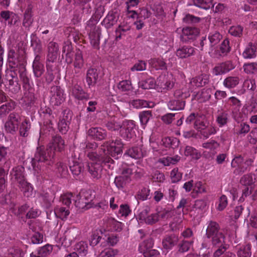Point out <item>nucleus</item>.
I'll return each mask as SVG.
<instances>
[{
	"instance_id": "nucleus-27",
	"label": "nucleus",
	"mask_w": 257,
	"mask_h": 257,
	"mask_svg": "<svg viewBox=\"0 0 257 257\" xmlns=\"http://www.w3.org/2000/svg\"><path fill=\"white\" fill-rule=\"evenodd\" d=\"M104 221L108 228V230L120 231L122 229V223L113 218L109 217L105 218Z\"/></svg>"
},
{
	"instance_id": "nucleus-30",
	"label": "nucleus",
	"mask_w": 257,
	"mask_h": 257,
	"mask_svg": "<svg viewBox=\"0 0 257 257\" xmlns=\"http://www.w3.org/2000/svg\"><path fill=\"white\" fill-rule=\"evenodd\" d=\"M100 31L98 28H95L89 34V39L92 46L98 49L99 45Z\"/></svg>"
},
{
	"instance_id": "nucleus-26",
	"label": "nucleus",
	"mask_w": 257,
	"mask_h": 257,
	"mask_svg": "<svg viewBox=\"0 0 257 257\" xmlns=\"http://www.w3.org/2000/svg\"><path fill=\"white\" fill-rule=\"evenodd\" d=\"M211 93L210 89L204 88L194 95L193 99L197 100L200 102H205L209 99Z\"/></svg>"
},
{
	"instance_id": "nucleus-16",
	"label": "nucleus",
	"mask_w": 257,
	"mask_h": 257,
	"mask_svg": "<svg viewBox=\"0 0 257 257\" xmlns=\"http://www.w3.org/2000/svg\"><path fill=\"white\" fill-rule=\"evenodd\" d=\"M158 85L160 86L162 91L171 89L174 86L172 76L168 75L167 76L160 77Z\"/></svg>"
},
{
	"instance_id": "nucleus-29",
	"label": "nucleus",
	"mask_w": 257,
	"mask_h": 257,
	"mask_svg": "<svg viewBox=\"0 0 257 257\" xmlns=\"http://www.w3.org/2000/svg\"><path fill=\"white\" fill-rule=\"evenodd\" d=\"M79 231L77 228H71L65 231L64 236V241L68 240L69 244H71L79 235Z\"/></svg>"
},
{
	"instance_id": "nucleus-31",
	"label": "nucleus",
	"mask_w": 257,
	"mask_h": 257,
	"mask_svg": "<svg viewBox=\"0 0 257 257\" xmlns=\"http://www.w3.org/2000/svg\"><path fill=\"white\" fill-rule=\"evenodd\" d=\"M179 240L177 236L173 234L169 236H167L162 241L163 247L169 249L172 248L175 245L177 244Z\"/></svg>"
},
{
	"instance_id": "nucleus-28",
	"label": "nucleus",
	"mask_w": 257,
	"mask_h": 257,
	"mask_svg": "<svg viewBox=\"0 0 257 257\" xmlns=\"http://www.w3.org/2000/svg\"><path fill=\"white\" fill-rule=\"evenodd\" d=\"M209 77L207 74H202L192 78L190 81L191 84L195 87H201L208 83Z\"/></svg>"
},
{
	"instance_id": "nucleus-17",
	"label": "nucleus",
	"mask_w": 257,
	"mask_h": 257,
	"mask_svg": "<svg viewBox=\"0 0 257 257\" xmlns=\"http://www.w3.org/2000/svg\"><path fill=\"white\" fill-rule=\"evenodd\" d=\"M33 69L35 76L40 77L44 72V66L40 55L36 54L33 63Z\"/></svg>"
},
{
	"instance_id": "nucleus-7",
	"label": "nucleus",
	"mask_w": 257,
	"mask_h": 257,
	"mask_svg": "<svg viewBox=\"0 0 257 257\" xmlns=\"http://www.w3.org/2000/svg\"><path fill=\"white\" fill-rule=\"evenodd\" d=\"M93 196L90 190L82 191L74 199L76 207L80 209H88L92 206L91 201Z\"/></svg>"
},
{
	"instance_id": "nucleus-62",
	"label": "nucleus",
	"mask_w": 257,
	"mask_h": 257,
	"mask_svg": "<svg viewBox=\"0 0 257 257\" xmlns=\"http://www.w3.org/2000/svg\"><path fill=\"white\" fill-rule=\"evenodd\" d=\"M190 96L189 91L183 89L176 90L174 92V96L176 99L180 100H184L185 99Z\"/></svg>"
},
{
	"instance_id": "nucleus-9",
	"label": "nucleus",
	"mask_w": 257,
	"mask_h": 257,
	"mask_svg": "<svg viewBox=\"0 0 257 257\" xmlns=\"http://www.w3.org/2000/svg\"><path fill=\"white\" fill-rule=\"evenodd\" d=\"M21 121V117L18 113L15 112L10 113L5 124L6 131L8 133L14 134L18 130Z\"/></svg>"
},
{
	"instance_id": "nucleus-34",
	"label": "nucleus",
	"mask_w": 257,
	"mask_h": 257,
	"mask_svg": "<svg viewBox=\"0 0 257 257\" xmlns=\"http://www.w3.org/2000/svg\"><path fill=\"white\" fill-rule=\"evenodd\" d=\"M185 105L184 100L179 99H174L170 100L168 103L169 109L172 110H180L183 109Z\"/></svg>"
},
{
	"instance_id": "nucleus-11",
	"label": "nucleus",
	"mask_w": 257,
	"mask_h": 257,
	"mask_svg": "<svg viewBox=\"0 0 257 257\" xmlns=\"http://www.w3.org/2000/svg\"><path fill=\"white\" fill-rule=\"evenodd\" d=\"M51 96L50 98V103L53 105H59L65 100L64 96V91L58 86H54L51 88Z\"/></svg>"
},
{
	"instance_id": "nucleus-52",
	"label": "nucleus",
	"mask_w": 257,
	"mask_h": 257,
	"mask_svg": "<svg viewBox=\"0 0 257 257\" xmlns=\"http://www.w3.org/2000/svg\"><path fill=\"white\" fill-rule=\"evenodd\" d=\"M158 213L159 215V218L161 217L163 219H167L174 215V210L172 207L166 208L162 209Z\"/></svg>"
},
{
	"instance_id": "nucleus-21",
	"label": "nucleus",
	"mask_w": 257,
	"mask_h": 257,
	"mask_svg": "<svg viewBox=\"0 0 257 257\" xmlns=\"http://www.w3.org/2000/svg\"><path fill=\"white\" fill-rule=\"evenodd\" d=\"M242 112L245 116L251 113H257V100L253 98L250 99L243 106Z\"/></svg>"
},
{
	"instance_id": "nucleus-8",
	"label": "nucleus",
	"mask_w": 257,
	"mask_h": 257,
	"mask_svg": "<svg viewBox=\"0 0 257 257\" xmlns=\"http://www.w3.org/2000/svg\"><path fill=\"white\" fill-rule=\"evenodd\" d=\"M137 219L140 223L152 225L159 221V215L158 213H151L150 208L146 207L140 212Z\"/></svg>"
},
{
	"instance_id": "nucleus-35",
	"label": "nucleus",
	"mask_w": 257,
	"mask_h": 257,
	"mask_svg": "<svg viewBox=\"0 0 257 257\" xmlns=\"http://www.w3.org/2000/svg\"><path fill=\"white\" fill-rule=\"evenodd\" d=\"M56 216L62 220L66 219L70 214L69 210L67 207L58 206L54 209Z\"/></svg>"
},
{
	"instance_id": "nucleus-40",
	"label": "nucleus",
	"mask_w": 257,
	"mask_h": 257,
	"mask_svg": "<svg viewBox=\"0 0 257 257\" xmlns=\"http://www.w3.org/2000/svg\"><path fill=\"white\" fill-rule=\"evenodd\" d=\"M152 116V112L150 110L143 111L139 113L140 122L143 128H145Z\"/></svg>"
},
{
	"instance_id": "nucleus-42",
	"label": "nucleus",
	"mask_w": 257,
	"mask_h": 257,
	"mask_svg": "<svg viewBox=\"0 0 257 257\" xmlns=\"http://www.w3.org/2000/svg\"><path fill=\"white\" fill-rule=\"evenodd\" d=\"M219 144L213 140H210L202 145L203 148L209 150L213 154L216 153V150L219 147Z\"/></svg>"
},
{
	"instance_id": "nucleus-13",
	"label": "nucleus",
	"mask_w": 257,
	"mask_h": 257,
	"mask_svg": "<svg viewBox=\"0 0 257 257\" xmlns=\"http://www.w3.org/2000/svg\"><path fill=\"white\" fill-rule=\"evenodd\" d=\"M235 68L234 65L231 61H226L218 64L212 70L214 75H219L226 73Z\"/></svg>"
},
{
	"instance_id": "nucleus-37",
	"label": "nucleus",
	"mask_w": 257,
	"mask_h": 257,
	"mask_svg": "<svg viewBox=\"0 0 257 257\" xmlns=\"http://www.w3.org/2000/svg\"><path fill=\"white\" fill-rule=\"evenodd\" d=\"M256 47L252 43H250L246 47L242 53L243 57L245 59H251L255 57Z\"/></svg>"
},
{
	"instance_id": "nucleus-63",
	"label": "nucleus",
	"mask_w": 257,
	"mask_h": 257,
	"mask_svg": "<svg viewBox=\"0 0 257 257\" xmlns=\"http://www.w3.org/2000/svg\"><path fill=\"white\" fill-rule=\"evenodd\" d=\"M30 128V124H29V120L25 119L21 123L20 128V135L23 137H26L27 136V132Z\"/></svg>"
},
{
	"instance_id": "nucleus-33",
	"label": "nucleus",
	"mask_w": 257,
	"mask_h": 257,
	"mask_svg": "<svg viewBox=\"0 0 257 257\" xmlns=\"http://www.w3.org/2000/svg\"><path fill=\"white\" fill-rule=\"evenodd\" d=\"M130 105L134 108L140 109L144 107H152L154 104L153 102H148L142 99H136L132 100L130 102Z\"/></svg>"
},
{
	"instance_id": "nucleus-19",
	"label": "nucleus",
	"mask_w": 257,
	"mask_h": 257,
	"mask_svg": "<svg viewBox=\"0 0 257 257\" xmlns=\"http://www.w3.org/2000/svg\"><path fill=\"white\" fill-rule=\"evenodd\" d=\"M194 53V48L189 46H183L177 49L176 54L178 58L183 59L193 55Z\"/></svg>"
},
{
	"instance_id": "nucleus-6",
	"label": "nucleus",
	"mask_w": 257,
	"mask_h": 257,
	"mask_svg": "<svg viewBox=\"0 0 257 257\" xmlns=\"http://www.w3.org/2000/svg\"><path fill=\"white\" fill-rule=\"evenodd\" d=\"M218 224L213 221H210L206 229V235L208 238L212 239V244L214 245H222L224 242V236L218 231Z\"/></svg>"
},
{
	"instance_id": "nucleus-20",
	"label": "nucleus",
	"mask_w": 257,
	"mask_h": 257,
	"mask_svg": "<svg viewBox=\"0 0 257 257\" xmlns=\"http://www.w3.org/2000/svg\"><path fill=\"white\" fill-rule=\"evenodd\" d=\"M58 45L54 42H50L48 46L47 60L49 62H54L56 60L58 53Z\"/></svg>"
},
{
	"instance_id": "nucleus-53",
	"label": "nucleus",
	"mask_w": 257,
	"mask_h": 257,
	"mask_svg": "<svg viewBox=\"0 0 257 257\" xmlns=\"http://www.w3.org/2000/svg\"><path fill=\"white\" fill-rule=\"evenodd\" d=\"M243 161L244 160L241 156H236L233 159L231 166L232 168L235 169L234 172L238 173Z\"/></svg>"
},
{
	"instance_id": "nucleus-45",
	"label": "nucleus",
	"mask_w": 257,
	"mask_h": 257,
	"mask_svg": "<svg viewBox=\"0 0 257 257\" xmlns=\"http://www.w3.org/2000/svg\"><path fill=\"white\" fill-rule=\"evenodd\" d=\"M88 245L86 242L80 241L75 245V250L81 256H85L88 253Z\"/></svg>"
},
{
	"instance_id": "nucleus-24",
	"label": "nucleus",
	"mask_w": 257,
	"mask_h": 257,
	"mask_svg": "<svg viewBox=\"0 0 257 257\" xmlns=\"http://www.w3.org/2000/svg\"><path fill=\"white\" fill-rule=\"evenodd\" d=\"M98 78V73L96 69L89 68L86 73V82L89 86L94 85Z\"/></svg>"
},
{
	"instance_id": "nucleus-47",
	"label": "nucleus",
	"mask_w": 257,
	"mask_h": 257,
	"mask_svg": "<svg viewBox=\"0 0 257 257\" xmlns=\"http://www.w3.org/2000/svg\"><path fill=\"white\" fill-rule=\"evenodd\" d=\"M149 63L153 67L156 68L157 70L166 69V64L161 59H152L149 61Z\"/></svg>"
},
{
	"instance_id": "nucleus-4",
	"label": "nucleus",
	"mask_w": 257,
	"mask_h": 257,
	"mask_svg": "<svg viewBox=\"0 0 257 257\" xmlns=\"http://www.w3.org/2000/svg\"><path fill=\"white\" fill-rule=\"evenodd\" d=\"M123 144L120 140L109 141L104 143L102 146L101 150L104 155L111 156L115 159L122 152Z\"/></svg>"
},
{
	"instance_id": "nucleus-36",
	"label": "nucleus",
	"mask_w": 257,
	"mask_h": 257,
	"mask_svg": "<svg viewBox=\"0 0 257 257\" xmlns=\"http://www.w3.org/2000/svg\"><path fill=\"white\" fill-rule=\"evenodd\" d=\"M52 246L47 244L40 248L38 251V255L31 253V257H47L52 251Z\"/></svg>"
},
{
	"instance_id": "nucleus-15",
	"label": "nucleus",
	"mask_w": 257,
	"mask_h": 257,
	"mask_svg": "<svg viewBox=\"0 0 257 257\" xmlns=\"http://www.w3.org/2000/svg\"><path fill=\"white\" fill-rule=\"evenodd\" d=\"M148 152L141 147H134L128 149L124 154L132 158L140 159L147 155Z\"/></svg>"
},
{
	"instance_id": "nucleus-54",
	"label": "nucleus",
	"mask_w": 257,
	"mask_h": 257,
	"mask_svg": "<svg viewBox=\"0 0 257 257\" xmlns=\"http://www.w3.org/2000/svg\"><path fill=\"white\" fill-rule=\"evenodd\" d=\"M250 130V126L248 124L242 122L234 128V133L238 135L247 134Z\"/></svg>"
},
{
	"instance_id": "nucleus-41",
	"label": "nucleus",
	"mask_w": 257,
	"mask_h": 257,
	"mask_svg": "<svg viewBox=\"0 0 257 257\" xmlns=\"http://www.w3.org/2000/svg\"><path fill=\"white\" fill-rule=\"evenodd\" d=\"M31 46L36 54L40 55L42 51V45L40 40L34 35L31 36Z\"/></svg>"
},
{
	"instance_id": "nucleus-57",
	"label": "nucleus",
	"mask_w": 257,
	"mask_h": 257,
	"mask_svg": "<svg viewBox=\"0 0 257 257\" xmlns=\"http://www.w3.org/2000/svg\"><path fill=\"white\" fill-rule=\"evenodd\" d=\"M229 103L232 107V112L237 113L241 106L240 101L235 97H230L229 98Z\"/></svg>"
},
{
	"instance_id": "nucleus-60",
	"label": "nucleus",
	"mask_w": 257,
	"mask_h": 257,
	"mask_svg": "<svg viewBox=\"0 0 257 257\" xmlns=\"http://www.w3.org/2000/svg\"><path fill=\"white\" fill-rule=\"evenodd\" d=\"M228 204V200L227 197L224 195H221L217 202L216 208L219 211L223 210Z\"/></svg>"
},
{
	"instance_id": "nucleus-58",
	"label": "nucleus",
	"mask_w": 257,
	"mask_h": 257,
	"mask_svg": "<svg viewBox=\"0 0 257 257\" xmlns=\"http://www.w3.org/2000/svg\"><path fill=\"white\" fill-rule=\"evenodd\" d=\"M204 117L199 115L194 122V128L201 133L205 128L206 124L204 121Z\"/></svg>"
},
{
	"instance_id": "nucleus-3",
	"label": "nucleus",
	"mask_w": 257,
	"mask_h": 257,
	"mask_svg": "<svg viewBox=\"0 0 257 257\" xmlns=\"http://www.w3.org/2000/svg\"><path fill=\"white\" fill-rule=\"evenodd\" d=\"M8 62L9 66L12 68H15L19 66L21 67L20 77L24 83H28L29 78L26 74L23 58L20 57L14 50H10L9 51L8 53Z\"/></svg>"
},
{
	"instance_id": "nucleus-55",
	"label": "nucleus",
	"mask_w": 257,
	"mask_h": 257,
	"mask_svg": "<svg viewBox=\"0 0 257 257\" xmlns=\"http://www.w3.org/2000/svg\"><path fill=\"white\" fill-rule=\"evenodd\" d=\"M251 245L247 244L245 246H241L237 251L238 257H250L251 253L250 251Z\"/></svg>"
},
{
	"instance_id": "nucleus-43",
	"label": "nucleus",
	"mask_w": 257,
	"mask_h": 257,
	"mask_svg": "<svg viewBox=\"0 0 257 257\" xmlns=\"http://www.w3.org/2000/svg\"><path fill=\"white\" fill-rule=\"evenodd\" d=\"M22 191L24 195L26 197H30L33 194V188L31 184L26 181H21L20 184Z\"/></svg>"
},
{
	"instance_id": "nucleus-38",
	"label": "nucleus",
	"mask_w": 257,
	"mask_h": 257,
	"mask_svg": "<svg viewBox=\"0 0 257 257\" xmlns=\"http://www.w3.org/2000/svg\"><path fill=\"white\" fill-rule=\"evenodd\" d=\"M154 245V241L152 238H148L140 244L139 250L143 254L152 248Z\"/></svg>"
},
{
	"instance_id": "nucleus-56",
	"label": "nucleus",
	"mask_w": 257,
	"mask_h": 257,
	"mask_svg": "<svg viewBox=\"0 0 257 257\" xmlns=\"http://www.w3.org/2000/svg\"><path fill=\"white\" fill-rule=\"evenodd\" d=\"M226 247L219 248L214 253V257H235V255L230 252H225Z\"/></svg>"
},
{
	"instance_id": "nucleus-2",
	"label": "nucleus",
	"mask_w": 257,
	"mask_h": 257,
	"mask_svg": "<svg viewBox=\"0 0 257 257\" xmlns=\"http://www.w3.org/2000/svg\"><path fill=\"white\" fill-rule=\"evenodd\" d=\"M87 156L92 161L87 165L90 174L93 178H100L101 177L102 171L100 162L104 161V160H103L102 154L99 156L95 153L92 152L87 154Z\"/></svg>"
},
{
	"instance_id": "nucleus-64",
	"label": "nucleus",
	"mask_w": 257,
	"mask_h": 257,
	"mask_svg": "<svg viewBox=\"0 0 257 257\" xmlns=\"http://www.w3.org/2000/svg\"><path fill=\"white\" fill-rule=\"evenodd\" d=\"M72 197L73 199L75 198L72 193H67L61 196L60 201L62 202L63 204L68 207L71 203Z\"/></svg>"
},
{
	"instance_id": "nucleus-51",
	"label": "nucleus",
	"mask_w": 257,
	"mask_h": 257,
	"mask_svg": "<svg viewBox=\"0 0 257 257\" xmlns=\"http://www.w3.org/2000/svg\"><path fill=\"white\" fill-rule=\"evenodd\" d=\"M70 169L74 176H78L84 170L83 164L81 163L74 162L70 165Z\"/></svg>"
},
{
	"instance_id": "nucleus-23",
	"label": "nucleus",
	"mask_w": 257,
	"mask_h": 257,
	"mask_svg": "<svg viewBox=\"0 0 257 257\" xmlns=\"http://www.w3.org/2000/svg\"><path fill=\"white\" fill-rule=\"evenodd\" d=\"M88 135L97 140H102L106 137V131L101 127H92L88 132Z\"/></svg>"
},
{
	"instance_id": "nucleus-10",
	"label": "nucleus",
	"mask_w": 257,
	"mask_h": 257,
	"mask_svg": "<svg viewBox=\"0 0 257 257\" xmlns=\"http://www.w3.org/2000/svg\"><path fill=\"white\" fill-rule=\"evenodd\" d=\"M135 124L133 121H124L120 127V136L125 140L131 139L135 136Z\"/></svg>"
},
{
	"instance_id": "nucleus-32",
	"label": "nucleus",
	"mask_w": 257,
	"mask_h": 257,
	"mask_svg": "<svg viewBox=\"0 0 257 257\" xmlns=\"http://www.w3.org/2000/svg\"><path fill=\"white\" fill-rule=\"evenodd\" d=\"M150 146L153 149L154 151L159 152L160 154H165V153L164 152V149L163 147L165 148H169L170 147V144L171 141L170 139L168 138H164L162 140V144L161 145V148L159 149H158L156 147V143L154 142H152L151 141V139H150Z\"/></svg>"
},
{
	"instance_id": "nucleus-44",
	"label": "nucleus",
	"mask_w": 257,
	"mask_h": 257,
	"mask_svg": "<svg viewBox=\"0 0 257 257\" xmlns=\"http://www.w3.org/2000/svg\"><path fill=\"white\" fill-rule=\"evenodd\" d=\"M139 87L144 89H153L155 87L156 82L153 78H149L139 82Z\"/></svg>"
},
{
	"instance_id": "nucleus-61",
	"label": "nucleus",
	"mask_w": 257,
	"mask_h": 257,
	"mask_svg": "<svg viewBox=\"0 0 257 257\" xmlns=\"http://www.w3.org/2000/svg\"><path fill=\"white\" fill-rule=\"evenodd\" d=\"M228 118V114L225 112H222L218 114L216 118V121L219 126L222 127L227 123Z\"/></svg>"
},
{
	"instance_id": "nucleus-1",
	"label": "nucleus",
	"mask_w": 257,
	"mask_h": 257,
	"mask_svg": "<svg viewBox=\"0 0 257 257\" xmlns=\"http://www.w3.org/2000/svg\"><path fill=\"white\" fill-rule=\"evenodd\" d=\"M64 141L60 136H56L53 138L52 142L50 144L49 148L45 150L43 148H38L34 157L32 159L31 163L33 170L38 173L45 163L51 165L53 163L55 152L53 151L61 152L64 149Z\"/></svg>"
},
{
	"instance_id": "nucleus-14",
	"label": "nucleus",
	"mask_w": 257,
	"mask_h": 257,
	"mask_svg": "<svg viewBox=\"0 0 257 257\" xmlns=\"http://www.w3.org/2000/svg\"><path fill=\"white\" fill-rule=\"evenodd\" d=\"M69 94L78 100L88 99V94L78 85H73L69 90Z\"/></svg>"
},
{
	"instance_id": "nucleus-22",
	"label": "nucleus",
	"mask_w": 257,
	"mask_h": 257,
	"mask_svg": "<svg viewBox=\"0 0 257 257\" xmlns=\"http://www.w3.org/2000/svg\"><path fill=\"white\" fill-rule=\"evenodd\" d=\"M71 118V114L65 112L64 113L62 117L60 119L58 123V128L59 131L62 134H65L69 128V124Z\"/></svg>"
},
{
	"instance_id": "nucleus-12",
	"label": "nucleus",
	"mask_w": 257,
	"mask_h": 257,
	"mask_svg": "<svg viewBox=\"0 0 257 257\" xmlns=\"http://www.w3.org/2000/svg\"><path fill=\"white\" fill-rule=\"evenodd\" d=\"M34 6V3L32 1H28L26 3L23 20V24L25 27L30 26L33 22V13Z\"/></svg>"
},
{
	"instance_id": "nucleus-49",
	"label": "nucleus",
	"mask_w": 257,
	"mask_h": 257,
	"mask_svg": "<svg viewBox=\"0 0 257 257\" xmlns=\"http://www.w3.org/2000/svg\"><path fill=\"white\" fill-rule=\"evenodd\" d=\"M193 2L195 6L205 10L213 6L212 0H193Z\"/></svg>"
},
{
	"instance_id": "nucleus-5",
	"label": "nucleus",
	"mask_w": 257,
	"mask_h": 257,
	"mask_svg": "<svg viewBox=\"0 0 257 257\" xmlns=\"http://www.w3.org/2000/svg\"><path fill=\"white\" fill-rule=\"evenodd\" d=\"M67 46L63 47V52L65 53ZM68 50L66 54L65 60L67 63L70 64L73 62V66L74 69L75 73L80 72V70L83 68L84 65V60L83 58L82 54L79 50L77 51L75 54L74 59L73 60L72 58V54L70 51L71 47L67 46Z\"/></svg>"
},
{
	"instance_id": "nucleus-46",
	"label": "nucleus",
	"mask_w": 257,
	"mask_h": 257,
	"mask_svg": "<svg viewBox=\"0 0 257 257\" xmlns=\"http://www.w3.org/2000/svg\"><path fill=\"white\" fill-rule=\"evenodd\" d=\"M222 38V36L217 31L213 32L210 33L208 39L210 41V46L212 48L217 45Z\"/></svg>"
},
{
	"instance_id": "nucleus-25",
	"label": "nucleus",
	"mask_w": 257,
	"mask_h": 257,
	"mask_svg": "<svg viewBox=\"0 0 257 257\" xmlns=\"http://www.w3.org/2000/svg\"><path fill=\"white\" fill-rule=\"evenodd\" d=\"M24 168L22 166H17L13 168L11 172L12 179L17 181L21 184V181H25L24 179Z\"/></svg>"
},
{
	"instance_id": "nucleus-18",
	"label": "nucleus",
	"mask_w": 257,
	"mask_h": 257,
	"mask_svg": "<svg viewBox=\"0 0 257 257\" xmlns=\"http://www.w3.org/2000/svg\"><path fill=\"white\" fill-rule=\"evenodd\" d=\"M199 30L196 28L186 27L182 30L181 39L183 41L195 39L199 34Z\"/></svg>"
},
{
	"instance_id": "nucleus-39",
	"label": "nucleus",
	"mask_w": 257,
	"mask_h": 257,
	"mask_svg": "<svg viewBox=\"0 0 257 257\" xmlns=\"http://www.w3.org/2000/svg\"><path fill=\"white\" fill-rule=\"evenodd\" d=\"M239 79L236 76H229L226 78L223 81V85L228 88L235 87L238 83Z\"/></svg>"
},
{
	"instance_id": "nucleus-48",
	"label": "nucleus",
	"mask_w": 257,
	"mask_h": 257,
	"mask_svg": "<svg viewBox=\"0 0 257 257\" xmlns=\"http://www.w3.org/2000/svg\"><path fill=\"white\" fill-rule=\"evenodd\" d=\"M184 154L185 156H190L192 159L195 160H198L201 157L200 153L196 149L191 146H186Z\"/></svg>"
},
{
	"instance_id": "nucleus-59",
	"label": "nucleus",
	"mask_w": 257,
	"mask_h": 257,
	"mask_svg": "<svg viewBox=\"0 0 257 257\" xmlns=\"http://www.w3.org/2000/svg\"><path fill=\"white\" fill-rule=\"evenodd\" d=\"M180 160V157L177 156L174 157H166L163 158L160 160V162L164 166H169L171 164H175Z\"/></svg>"
},
{
	"instance_id": "nucleus-50",
	"label": "nucleus",
	"mask_w": 257,
	"mask_h": 257,
	"mask_svg": "<svg viewBox=\"0 0 257 257\" xmlns=\"http://www.w3.org/2000/svg\"><path fill=\"white\" fill-rule=\"evenodd\" d=\"M254 176L251 174L243 175L240 180V183L245 186H250L255 181Z\"/></svg>"
}]
</instances>
